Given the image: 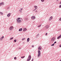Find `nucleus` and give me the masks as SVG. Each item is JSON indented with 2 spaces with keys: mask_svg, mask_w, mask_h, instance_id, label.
<instances>
[{
  "mask_svg": "<svg viewBox=\"0 0 61 61\" xmlns=\"http://www.w3.org/2000/svg\"><path fill=\"white\" fill-rule=\"evenodd\" d=\"M38 49L39 50L38 51V57H39V56H41V52H40V51L39 50H41V48L39 46L38 48Z\"/></svg>",
  "mask_w": 61,
  "mask_h": 61,
  "instance_id": "f257e3e1",
  "label": "nucleus"
},
{
  "mask_svg": "<svg viewBox=\"0 0 61 61\" xmlns=\"http://www.w3.org/2000/svg\"><path fill=\"white\" fill-rule=\"evenodd\" d=\"M21 19L20 18H18L17 20V23H20V22H21Z\"/></svg>",
  "mask_w": 61,
  "mask_h": 61,
  "instance_id": "f03ea898",
  "label": "nucleus"
},
{
  "mask_svg": "<svg viewBox=\"0 0 61 61\" xmlns=\"http://www.w3.org/2000/svg\"><path fill=\"white\" fill-rule=\"evenodd\" d=\"M55 40H56L55 38H52L51 40V41L52 42H54L55 41Z\"/></svg>",
  "mask_w": 61,
  "mask_h": 61,
  "instance_id": "7ed1b4c3",
  "label": "nucleus"
},
{
  "mask_svg": "<svg viewBox=\"0 0 61 61\" xmlns=\"http://www.w3.org/2000/svg\"><path fill=\"white\" fill-rule=\"evenodd\" d=\"M29 58L27 60V61H29L30 60L31 58V56L30 55H29L28 56Z\"/></svg>",
  "mask_w": 61,
  "mask_h": 61,
  "instance_id": "20e7f679",
  "label": "nucleus"
},
{
  "mask_svg": "<svg viewBox=\"0 0 61 61\" xmlns=\"http://www.w3.org/2000/svg\"><path fill=\"white\" fill-rule=\"evenodd\" d=\"M14 28V27L13 26H11L10 28V30H12Z\"/></svg>",
  "mask_w": 61,
  "mask_h": 61,
  "instance_id": "39448f33",
  "label": "nucleus"
},
{
  "mask_svg": "<svg viewBox=\"0 0 61 61\" xmlns=\"http://www.w3.org/2000/svg\"><path fill=\"white\" fill-rule=\"evenodd\" d=\"M31 18L32 19L34 20V19H35L36 18V17L34 16H33L31 17Z\"/></svg>",
  "mask_w": 61,
  "mask_h": 61,
  "instance_id": "423d86ee",
  "label": "nucleus"
},
{
  "mask_svg": "<svg viewBox=\"0 0 61 61\" xmlns=\"http://www.w3.org/2000/svg\"><path fill=\"white\" fill-rule=\"evenodd\" d=\"M34 7L35 8V9L34 10V11H35V10H36V9H37V6H34Z\"/></svg>",
  "mask_w": 61,
  "mask_h": 61,
  "instance_id": "0eeeda50",
  "label": "nucleus"
},
{
  "mask_svg": "<svg viewBox=\"0 0 61 61\" xmlns=\"http://www.w3.org/2000/svg\"><path fill=\"white\" fill-rule=\"evenodd\" d=\"M48 27H49L47 25L45 26V28L47 29L48 28Z\"/></svg>",
  "mask_w": 61,
  "mask_h": 61,
  "instance_id": "6e6552de",
  "label": "nucleus"
},
{
  "mask_svg": "<svg viewBox=\"0 0 61 61\" xmlns=\"http://www.w3.org/2000/svg\"><path fill=\"white\" fill-rule=\"evenodd\" d=\"M4 3L3 2H2L0 3V6H1V5H4Z\"/></svg>",
  "mask_w": 61,
  "mask_h": 61,
  "instance_id": "1a4fd4ad",
  "label": "nucleus"
},
{
  "mask_svg": "<svg viewBox=\"0 0 61 61\" xmlns=\"http://www.w3.org/2000/svg\"><path fill=\"white\" fill-rule=\"evenodd\" d=\"M52 18H53V17L52 16H51L49 19V21H50L51 20H52Z\"/></svg>",
  "mask_w": 61,
  "mask_h": 61,
  "instance_id": "9d476101",
  "label": "nucleus"
},
{
  "mask_svg": "<svg viewBox=\"0 0 61 61\" xmlns=\"http://www.w3.org/2000/svg\"><path fill=\"white\" fill-rule=\"evenodd\" d=\"M11 14L10 13H9V14H8L7 15V16H8V17H9V16H10V15H11Z\"/></svg>",
  "mask_w": 61,
  "mask_h": 61,
  "instance_id": "9b49d317",
  "label": "nucleus"
},
{
  "mask_svg": "<svg viewBox=\"0 0 61 61\" xmlns=\"http://www.w3.org/2000/svg\"><path fill=\"white\" fill-rule=\"evenodd\" d=\"M27 29L26 28H24L23 29V31H26V30Z\"/></svg>",
  "mask_w": 61,
  "mask_h": 61,
  "instance_id": "f8f14e48",
  "label": "nucleus"
},
{
  "mask_svg": "<svg viewBox=\"0 0 61 61\" xmlns=\"http://www.w3.org/2000/svg\"><path fill=\"white\" fill-rule=\"evenodd\" d=\"M4 36H3L2 37L0 38V40H1V41H2V38H4Z\"/></svg>",
  "mask_w": 61,
  "mask_h": 61,
  "instance_id": "ddd939ff",
  "label": "nucleus"
},
{
  "mask_svg": "<svg viewBox=\"0 0 61 61\" xmlns=\"http://www.w3.org/2000/svg\"><path fill=\"white\" fill-rule=\"evenodd\" d=\"M27 42H28L29 41V38H28L27 40Z\"/></svg>",
  "mask_w": 61,
  "mask_h": 61,
  "instance_id": "4468645a",
  "label": "nucleus"
},
{
  "mask_svg": "<svg viewBox=\"0 0 61 61\" xmlns=\"http://www.w3.org/2000/svg\"><path fill=\"white\" fill-rule=\"evenodd\" d=\"M22 28H21V29H20L19 30V31H22Z\"/></svg>",
  "mask_w": 61,
  "mask_h": 61,
  "instance_id": "2eb2a0df",
  "label": "nucleus"
},
{
  "mask_svg": "<svg viewBox=\"0 0 61 61\" xmlns=\"http://www.w3.org/2000/svg\"><path fill=\"white\" fill-rule=\"evenodd\" d=\"M41 26V25H39L38 26V27H40Z\"/></svg>",
  "mask_w": 61,
  "mask_h": 61,
  "instance_id": "dca6fc26",
  "label": "nucleus"
},
{
  "mask_svg": "<svg viewBox=\"0 0 61 61\" xmlns=\"http://www.w3.org/2000/svg\"><path fill=\"white\" fill-rule=\"evenodd\" d=\"M55 45V43H53V44L51 45V46H54Z\"/></svg>",
  "mask_w": 61,
  "mask_h": 61,
  "instance_id": "f3484780",
  "label": "nucleus"
},
{
  "mask_svg": "<svg viewBox=\"0 0 61 61\" xmlns=\"http://www.w3.org/2000/svg\"><path fill=\"white\" fill-rule=\"evenodd\" d=\"M0 15H3V13L1 12H0Z\"/></svg>",
  "mask_w": 61,
  "mask_h": 61,
  "instance_id": "a211bd4d",
  "label": "nucleus"
},
{
  "mask_svg": "<svg viewBox=\"0 0 61 61\" xmlns=\"http://www.w3.org/2000/svg\"><path fill=\"white\" fill-rule=\"evenodd\" d=\"M25 38H24L22 39V40H24L25 39Z\"/></svg>",
  "mask_w": 61,
  "mask_h": 61,
  "instance_id": "6ab92c4d",
  "label": "nucleus"
},
{
  "mask_svg": "<svg viewBox=\"0 0 61 61\" xmlns=\"http://www.w3.org/2000/svg\"><path fill=\"white\" fill-rule=\"evenodd\" d=\"M13 37L10 38V40H11L12 39H13Z\"/></svg>",
  "mask_w": 61,
  "mask_h": 61,
  "instance_id": "aec40b11",
  "label": "nucleus"
},
{
  "mask_svg": "<svg viewBox=\"0 0 61 61\" xmlns=\"http://www.w3.org/2000/svg\"><path fill=\"white\" fill-rule=\"evenodd\" d=\"M25 56H22L21 57V58H24L25 57Z\"/></svg>",
  "mask_w": 61,
  "mask_h": 61,
  "instance_id": "412c9836",
  "label": "nucleus"
},
{
  "mask_svg": "<svg viewBox=\"0 0 61 61\" xmlns=\"http://www.w3.org/2000/svg\"><path fill=\"white\" fill-rule=\"evenodd\" d=\"M41 2H44V1H45V0H41Z\"/></svg>",
  "mask_w": 61,
  "mask_h": 61,
  "instance_id": "4be33fe9",
  "label": "nucleus"
},
{
  "mask_svg": "<svg viewBox=\"0 0 61 61\" xmlns=\"http://www.w3.org/2000/svg\"><path fill=\"white\" fill-rule=\"evenodd\" d=\"M14 41L15 42H16V40H14Z\"/></svg>",
  "mask_w": 61,
  "mask_h": 61,
  "instance_id": "5701e85b",
  "label": "nucleus"
},
{
  "mask_svg": "<svg viewBox=\"0 0 61 61\" xmlns=\"http://www.w3.org/2000/svg\"><path fill=\"white\" fill-rule=\"evenodd\" d=\"M14 59H15V60L16 59V57H15L14 58Z\"/></svg>",
  "mask_w": 61,
  "mask_h": 61,
  "instance_id": "b1692460",
  "label": "nucleus"
},
{
  "mask_svg": "<svg viewBox=\"0 0 61 61\" xmlns=\"http://www.w3.org/2000/svg\"><path fill=\"white\" fill-rule=\"evenodd\" d=\"M33 60H34V58H33L32 60V61H33Z\"/></svg>",
  "mask_w": 61,
  "mask_h": 61,
  "instance_id": "393cba45",
  "label": "nucleus"
},
{
  "mask_svg": "<svg viewBox=\"0 0 61 61\" xmlns=\"http://www.w3.org/2000/svg\"><path fill=\"white\" fill-rule=\"evenodd\" d=\"M47 33H46L45 35L46 36H47Z\"/></svg>",
  "mask_w": 61,
  "mask_h": 61,
  "instance_id": "a878e982",
  "label": "nucleus"
},
{
  "mask_svg": "<svg viewBox=\"0 0 61 61\" xmlns=\"http://www.w3.org/2000/svg\"><path fill=\"white\" fill-rule=\"evenodd\" d=\"M60 21H61V18L59 19Z\"/></svg>",
  "mask_w": 61,
  "mask_h": 61,
  "instance_id": "bb28decb",
  "label": "nucleus"
},
{
  "mask_svg": "<svg viewBox=\"0 0 61 61\" xmlns=\"http://www.w3.org/2000/svg\"><path fill=\"white\" fill-rule=\"evenodd\" d=\"M56 41H55V42H54V44H56Z\"/></svg>",
  "mask_w": 61,
  "mask_h": 61,
  "instance_id": "cd10ccee",
  "label": "nucleus"
},
{
  "mask_svg": "<svg viewBox=\"0 0 61 61\" xmlns=\"http://www.w3.org/2000/svg\"><path fill=\"white\" fill-rule=\"evenodd\" d=\"M59 46L60 47H61V45H60Z\"/></svg>",
  "mask_w": 61,
  "mask_h": 61,
  "instance_id": "c85d7f7f",
  "label": "nucleus"
},
{
  "mask_svg": "<svg viewBox=\"0 0 61 61\" xmlns=\"http://www.w3.org/2000/svg\"><path fill=\"white\" fill-rule=\"evenodd\" d=\"M32 47H34V46H33V45L32 46Z\"/></svg>",
  "mask_w": 61,
  "mask_h": 61,
  "instance_id": "c756f323",
  "label": "nucleus"
},
{
  "mask_svg": "<svg viewBox=\"0 0 61 61\" xmlns=\"http://www.w3.org/2000/svg\"><path fill=\"white\" fill-rule=\"evenodd\" d=\"M60 4H61V1L60 3Z\"/></svg>",
  "mask_w": 61,
  "mask_h": 61,
  "instance_id": "7c9ffc66",
  "label": "nucleus"
},
{
  "mask_svg": "<svg viewBox=\"0 0 61 61\" xmlns=\"http://www.w3.org/2000/svg\"><path fill=\"white\" fill-rule=\"evenodd\" d=\"M61 61V59L60 60V61Z\"/></svg>",
  "mask_w": 61,
  "mask_h": 61,
  "instance_id": "2f4dec72",
  "label": "nucleus"
},
{
  "mask_svg": "<svg viewBox=\"0 0 61 61\" xmlns=\"http://www.w3.org/2000/svg\"><path fill=\"white\" fill-rule=\"evenodd\" d=\"M36 12H37V11H36Z\"/></svg>",
  "mask_w": 61,
  "mask_h": 61,
  "instance_id": "473e14b6",
  "label": "nucleus"
},
{
  "mask_svg": "<svg viewBox=\"0 0 61 61\" xmlns=\"http://www.w3.org/2000/svg\"><path fill=\"white\" fill-rule=\"evenodd\" d=\"M21 10H22V9H21Z\"/></svg>",
  "mask_w": 61,
  "mask_h": 61,
  "instance_id": "72a5a7b5",
  "label": "nucleus"
},
{
  "mask_svg": "<svg viewBox=\"0 0 61 61\" xmlns=\"http://www.w3.org/2000/svg\"><path fill=\"white\" fill-rule=\"evenodd\" d=\"M22 9H23L22 8Z\"/></svg>",
  "mask_w": 61,
  "mask_h": 61,
  "instance_id": "f704fd0d",
  "label": "nucleus"
}]
</instances>
